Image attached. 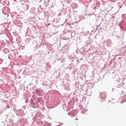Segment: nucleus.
Returning a JSON list of instances; mask_svg holds the SVG:
<instances>
[{
  "label": "nucleus",
  "instance_id": "nucleus-1",
  "mask_svg": "<svg viewBox=\"0 0 126 126\" xmlns=\"http://www.w3.org/2000/svg\"><path fill=\"white\" fill-rule=\"evenodd\" d=\"M76 121H77L78 119H77V118L76 119Z\"/></svg>",
  "mask_w": 126,
  "mask_h": 126
}]
</instances>
